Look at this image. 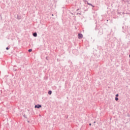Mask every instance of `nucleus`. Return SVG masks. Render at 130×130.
Instances as JSON below:
<instances>
[{
    "label": "nucleus",
    "mask_w": 130,
    "mask_h": 130,
    "mask_svg": "<svg viewBox=\"0 0 130 130\" xmlns=\"http://www.w3.org/2000/svg\"><path fill=\"white\" fill-rule=\"evenodd\" d=\"M42 106L41 105H37L35 106V108H41Z\"/></svg>",
    "instance_id": "f257e3e1"
},
{
    "label": "nucleus",
    "mask_w": 130,
    "mask_h": 130,
    "mask_svg": "<svg viewBox=\"0 0 130 130\" xmlns=\"http://www.w3.org/2000/svg\"><path fill=\"white\" fill-rule=\"evenodd\" d=\"M78 38H79V39H81V38H83V35L79 34L78 35Z\"/></svg>",
    "instance_id": "f03ea898"
},
{
    "label": "nucleus",
    "mask_w": 130,
    "mask_h": 130,
    "mask_svg": "<svg viewBox=\"0 0 130 130\" xmlns=\"http://www.w3.org/2000/svg\"><path fill=\"white\" fill-rule=\"evenodd\" d=\"M33 36H34V37H36L37 36V33L36 32L34 33Z\"/></svg>",
    "instance_id": "7ed1b4c3"
},
{
    "label": "nucleus",
    "mask_w": 130,
    "mask_h": 130,
    "mask_svg": "<svg viewBox=\"0 0 130 130\" xmlns=\"http://www.w3.org/2000/svg\"><path fill=\"white\" fill-rule=\"evenodd\" d=\"M51 93H52V92L51 91H49V92H48L49 95H51Z\"/></svg>",
    "instance_id": "20e7f679"
},
{
    "label": "nucleus",
    "mask_w": 130,
    "mask_h": 130,
    "mask_svg": "<svg viewBox=\"0 0 130 130\" xmlns=\"http://www.w3.org/2000/svg\"><path fill=\"white\" fill-rule=\"evenodd\" d=\"M87 5H88L89 6H91L92 7H93V5H92V4H91L89 3H87Z\"/></svg>",
    "instance_id": "39448f33"
},
{
    "label": "nucleus",
    "mask_w": 130,
    "mask_h": 130,
    "mask_svg": "<svg viewBox=\"0 0 130 130\" xmlns=\"http://www.w3.org/2000/svg\"><path fill=\"white\" fill-rule=\"evenodd\" d=\"M32 51V49H30L28 50L29 52H31Z\"/></svg>",
    "instance_id": "423d86ee"
},
{
    "label": "nucleus",
    "mask_w": 130,
    "mask_h": 130,
    "mask_svg": "<svg viewBox=\"0 0 130 130\" xmlns=\"http://www.w3.org/2000/svg\"><path fill=\"white\" fill-rule=\"evenodd\" d=\"M115 100H116V101H118V98H115Z\"/></svg>",
    "instance_id": "0eeeda50"
},
{
    "label": "nucleus",
    "mask_w": 130,
    "mask_h": 130,
    "mask_svg": "<svg viewBox=\"0 0 130 130\" xmlns=\"http://www.w3.org/2000/svg\"><path fill=\"white\" fill-rule=\"evenodd\" d=\"M7 50H9V47L6 48Z\"/></svg>",
    "instance_id": "6e6552de"
},
{
    "label": "nucleus",
    "mask_w": 130,
    "mask_h": 130,
    "mask_svg": "<svg viewBox=\"0 0 130 130\" xmlns=\"http://www.w3.org/2000/svg\"><path fill=\"white\" fill-rule=\"evenodd\" d=\"M116 97H118V94H117L116 95Z\"/></svg>",
    "instance_id": "1a4fd4ad"
},
{
    "label": "nucleus",
    "mask_w": 130,
    "mask_h": 130,
    "mask_svg": "<svg viewBox=\"0 0 130 130\" xmlns=\"http://www.w3.org/2000/svg\"><path fill=\"white\" fill-rule=\"evenodd\" d=\"M91 125V123H90V124H89V125Z\"/></svg>",
    "instance_id": "9d476101"
},
{
    "label": "nucleus",
    "mask_w": 130,
    "mask_h": 130,
    "mask_svg": "<svg viewBox=\"0 0 130 130\" xmlns=\"http://www.w3.org/2000/svg\"><path fill=\"white\" fill-rule=\"evenodd\" d=\"M52 16H53V14H52Z\"/></svg>",
    "instance_id": "9b49d317"
}]
</instances>
